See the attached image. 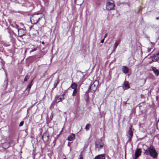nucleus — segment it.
I'll use <instances>...</instances> for the list:
<instances>
[{"instance_id": "nucleus-1", "label": "nucleus", "mask_w": 159, "mask_h": 159, "mask_svg": "<svg viewBox=\"0 0 159 159\" xmlns=\"http://www.w3.org/2000/svg\"><path fill=\"white\" fill-rule=\"evenodd\" d=\"M143 150L144 151V154L147 155H150L151 157L154 158H156L157 157V153L152 146L148 147L146 149H143Z\"/></svg>"}, {"instance_id": "nucleus-2", "label": "nucleus", "mask_w": 159, "mask_h": 159, "mask_svg": "<svg viewBox=\"0 0 159 159\" xmlns=\"http://www.w3.org/2000/svg\"><path fill=\"white\" fill-rule=\"evenodd\" d=\"M42 17L41 14H34L32 16L30 19L31 23L33 24L37 23Z\"/></svg>"}, {"instance_id": "nucleus-3", "label": "nucleus", "mask_w": 159, "mask_h": 159, "mask_svg": "<svg viewBox=\"0 0 159 159\" xmlns=\"http://www.w3.org/2000/svg\"><path fill=\"white\" fill-rule=\"evenodd\" d=\"M95 144L96 149L98 151L102 148L103 145L102 141L101 140H97L95 142Z\"/></svg>"}, {"instance_id": "nucleus-4", "label": "nucleus", "mask_w": 159, "mask_h": 159, "mask_svg": "<svg viewBox=\"0 0 159 159\" xmlns=\"http://www.w3.org/2000/svg\"><path fill=\"white\" fill-rule=\"evenodd\" d=\"M115 7V4L112 2H108L106 4V9L108 11H110L113 9Z\"/></svg>"}, {"instance_id": "nucleus-5", "label": "nucleus", "mask_w": 159, "mask_h": 159, "mask_svg": "<svg viewBox=\"0 0 159 159\" xmlns=\"http://www.w3.org/2000/svg\"><path fill=\"white\" fill-rule=\"evenodd\" d=\"M141 149L138 148L135 151L134 155L135 156V159H137L140 155L141 153Z\"/></svg>"}, {"instance_id": "nucleus-6", "label": "nucleus", "mask_w": 159, "mask_h": 159, "mask_svg": "<svg viewBox=\"0 0 159 159\" xmlns=\"http://www.w3.org/2000/svg\"><path fill=\"white\" fill-rule=\"evenodd\" d=\"M133 135V132L131 130V127L129 128V130L127 134V137L128 138V141H130Z\"/></svg>"}, {"instance_id": "nucleus-7", "label": "nucleus", "mask_w": 159, "mask_h": 159, "mask_svg": "<svg viewBox=\"0 0 159 159\" xmlns=\"http://www.w3.org/2000/svg\"><path fill=\"white\" fill-rule=\"evenodd\" d=\"M42 139L45 142H47L49 139L48 134L47 132L44 133L42 136Z\"/></svg>"}, {"instance_id": "nucleus-8", "label": "nucleus", "mask_w": 159, "mask_h": 159, "mask_svg": "<svg viewBox=\"0 0 159 159\" xmlns=\"http://www.w3.org/2000/svg\"><path fill=\"white\" fill-rule=\"evenodd\" d=\"M95 83V82H94L90 86L89 89L90 90V91L92 92H95L97 88V85H96L94 83Z\"/></svg>"}, {"instance_id": "nucleus-9", "label": "nucleus", "mask_w": 159, "mask_h": 159, "mask_svg": "<svg viewBox=\"0 0 159 159\" xmlns=\"http://www.w3.org/2000/svg\"><path fill=\"white\" fill-rule=\"evenodd\" d=\"M120 39H118L116 40L114 44L113 50L115 51L116 49L117 46L119 45L120 42Z\"/></svg>"}, {"instance_id": "nucleus-10", "label": "nucleus", "mask_w": 159, "mask_h": 159, "mask_svg": "<svg viewBox=\"0 0 159 159\" xmlns=\"http://www.w3.org/2000/svg\"><path fill=\"white\" fill-rule=\"evenodd\" d=\"M121 69L123 72L125 74L128 73L129 71V69L128 68L125 66H122Z\"/></svg>"}, {"instance_id": "nucleus-11", "label": "nucleus", "mask_w": 159, "mask_h": 159, "mask_svg": "<svg viewBox=\"0 0 159 159\" xmlns=\"http://www.w3.org/2000/svg\"><path fill=\"white\" fill-rule=\"evenodd\" d=\"M152 60L153 61H157L158 60L159 61V53L154 56Z\"/></svg>"}, {"instance_id": "nucleus-12", "label": "nucleus", "mask_w": 159, "mask_h": 159, "mask_svg": "<svg viewBox=\"0 0 159 159\" xmlns=\"http://www.w3.org/2000/svg\"><path fill=\"white\" fill-rule=\"evenodd\" d=\"M105 157L104 154L99 155L96 156L94 159H105Z\"/></svg>"}, {"instance_id": "nucleus-13", "label": "nucleus", "mask_w": 159, "mask_h": 159, "mask_svg": "<svg viewBox=\"0 0 159 159\" xmlns=\"http://www.w3.org/2000/svg\"><path fill=\"white\" fill-rule=\"evenodd\" d=\"M152 70L153 71L155 74L157 76L159 75V71L155 67H152Z\"/></svg>"}, {"instance_id": "nucleus-14", "label": "nucleus", "mask_w": 159, "mask_h": 159, "mask_svg": "<svg viewBox=\"0 0 159 159\" xmlns=\"http://www.w3.org/2000/svg\"><path fill=\"white\" fill-rule=\"evenodd\" d=\"M74 2L75 3L78 5H81L83 3V0H74Z\"/></svg>"}, {"instance_id": "nucleus-15", "label": "nucleus", "mask_w": 159, "mask_h": 159, "mask_svg": "<svg viewBox=\"0 0 159 159\" xmlns=\"http://www.w3.org/2000/svg\"><path fill=\"white\" fill-rule=\"evenodd\" d=\"M75 138V135L74 134H72L69 135L67 138V140L69 141H71Z\"/></svg>"}, {"instance_id": "nucleus-16", "label": "nucleus", "mask_w": 159, "mask_h": 159, "mask_svg": "<svg viewBox=\"0 0 159 159\" xmlns=\"http://www.w3.org/2000/svg\"><path fill=\"white\" fill-rule=\"evenodd\" d=\"M18 35L20 36H22L24 35V33H22V32H24V30L22 29H18Z\"/></svg>"}, {"instance_id": "nucleus-17", "label": "nucleus", "mask_w": 159, "mask_h": 159, "mask_svg": "<svg viewBox=\"0 0 159 159\" xmlns=\"http://www.w3.org/2000/svg\"><path fill=\"white\" fill-rule=\"evenodd\" d=\"M129 86L127 82H125L124 83V89H126L129 88Z\"/></svg>"}, {"instance_id": "nucleus-18", "label": "nucleus", "mask_w": 159, "mask_h": 159, "mask_svg": "<svg viewBox=\"0 0 159 159\" xmlns=\"http://www.w3.org/2000/svg\"><path fill=\"white\" fill-rule=\"evenodd\" d=\"M77 85L74 83H72L70 86V87L73 89H77Z\"/></svg>"}, {"instance_id": "nucleus-19", "label": "nucleus", "mask_w": 159, "mask_h": 159, "mask_svg": "<svg viewBox=\"0 0 159 159\" xmlns=\"http://www.w3.org/2000/svg\"><path fill=\"white\" fill-rule=\"evenodd\" d=\"M77 93V89H74L72 95L73 96H75Z\"/></svg>"}, {"instance_id": "nucleus-20", "label": "nucleus", "mask_w": 159, "mask_h": 159, "mask_svg": "<svg viewBox=\"0 0 159 159\" xmlns=\"http://www.w3.org/2000/svg\"><path fill=\"white\" fill-rule=\"evenodd\" d=\"M33 80H32L31 81V83L28 85L27 89H30L31 88V86L32 85V83L33 82Z\"/></svg>"}, {"instance_id": "nucleus-21", "label": "nucleus", "mask_w": 159, "mask_h": 159, "mask_svg": "<svg viewBox=\"0 0 159 159\" xmlns=\"http://www.w3.org/2000/svg\"><path fill=\"white\" fill-rule=\"evenodd\" d=\"M90 126V124H88L86 125L85 126V129L86 130H88L89 129V127Z\"/></svg>"}, {"instance_id": "nucleus-22", "label": "nucleus", "mask_w": 159, "mask_h": 159, "mask_svg": "<svg viewBox=\"0 0 159 159\" xmlns=\"http://www.w3.org/2000/svg\"><path fill=\"white\" fill-rule=\"evenodd\" d=\"M63 99V98H62L61 97L59 98L58 97V98H57V100H58V102H59L61 101Z\"/></svg>"}, {"instance_id": "nucleus-23", "label": "nucleus", "mask_w": 159, "mask_h": 159, "mask_svg": "<svg viewBox=\"0 0 159 159\" xmlns=\"http://www.w3.org/2000/svg\"><path fill=\"white\" fill-rule=\"evenodd\" d=\"M23 124H24V122L21 121L20 123L19 126L20 127L21 126L23 125Z\"/></svg>"}, {"instance_id": "nucleus-24", "label": "nucleus", "mask_w": 159, "mask_h": 159, "mask_svg": "<svg viewBox=\"0 0 159 159\" xmlns=\"http://www.w3.org/2000/svg\"><path fill=\"white\" fill-rule=\"evenodd\" d=\"M37 49L36 48H34L30 51V52L36 51L37 50Z\"/></svg>"}, {"instance_id": "nucleus-25", "label": "nucleus", "mask_w": 159, "mask_h": 159, "mask_svg": "<svg viewBox=\"0 0 159 159\" xmlns=\"http://www.w3.org/2000/svg\"><path fill=\"white\" fill-rule=\"evenodd\" d=\"M152 48H148V50H147V52H150L151 51V50Z\"/></svg>"}, {"instance_id": "nucleus-26", "label": "nucleus", "mask_w": 159, "mask_h": 159, "mask_svg": "<svg viewBox=\"0 0 159 159\" xmlns=\"http://www.w3.org/2000/svg\"><path fill=\"white\" fill-rule=\"evenodd\" d=\"M83 156L81 155H80L79 156V159H83Z\"/></svg>"}, {"instance_id": "nucleus-27", "label": "nucleus", "mask_w": 159, "mask_h": 159, "mask_svg": "<svg viewBox=\"0 0 159 159\" xmlns=\"http://www.w3.org/2000/svg\"><path fill=\"white\" fill-rule=\"evenodd\" d=\"M27 77V75H26L25 77V78H24V80L25 81H26L27 80V79L26 78V77Z\"/></svg>"}, {"instance_id": "nucleus-28", "label": "nucleus", "mask_w": 159, "mask_h": 159, "mask_svg": "<svg viewBox=\"0 0 159 159\" xmlns=\"http://www.w3.org/2000/svg\"><path fill=\"white\" fill-rule=\"evenodd\" d=\"M56 141V139H55L53 141V143H54V146L55 144Z\"/></svg>"}, {"instance_id": "nucleus-29", "label": "nucleus", "mask_w": 159, "mask_h": 159, "mask_svg": "<svg viewBox=\"0 0 159 159\" xmlns=\"http://www.w3.org/2000/svg\"><path fill=\"white\" fill-rule=\"evenodd\" d=\"M104 39H103L101 41V43H103L104 42Z\"/></svg>"}, {"instance_id": "nucleus-30", "label": "nucleus", "mask_w": 159, "mask_h": 159, "mask_svg": "<svg viewBox=\"0 0 159 159\" xmlns=\"http://www.w3.org/2000/svg\"><path fill=\"white\" fill-rule=\"evenodd\" d=\"M107 36V34L106 33L105 34L104 36V38H106V37Z\"/></svg>"}, {"instance_id": "nucleus-31", "label": "nucleus", "mask_w": 159, "mask_h": 159, "mask_svg": "<svg viewBox=\"0 0 159 159\" xmlns=\"http://www.w3.org/2000/svg\"><path fill=\"white\" fill-rule=\"evenodd\" d=\"M42 44H43V45H44V42L43 41L42 42Z\"/></svg>"}, {"instance_id": "nucleus-32", "label": "nucleus", "mask_w": 159, "mask_h": 159, "mask_svg": "<svg viewBox=\"0 0 159 159\" xmlns=\"http://www.w3.org/2000/svg\"><path fill=\"white\" fill-rule=\"evenodd\" d=\"M156 19H157L158 20V19H159V18L158 17H157L156 18Z\"/></svg>"}, {"instance_id": "nucleus-33", "label": "nucleus", "mask_w": 159, "mask_h": 159, "mask_svg": "<svg viewBox=\"0 0 159 159\" xmlns=\"http://www.w3.org/2000/svg\"><path fill=\"white\" fill-rule=\"evenodd\" d=\"M64 94H63L62 95V96L63 97L64 96Z\"/></svg>"}, {"instance_id": "nucleus-34", "label": "nucleus", "mask_w": 159, "mask_h": 159, "mask_svg": "<svg viewBox=\"0 0 159 159\" xmlns=\"http://www.w3.org/2000/svg\"><path fill=\"white\" fill-rule=\"evenodd\" d=\"M57 84H56V85H57Z\"/></svg>"}, {"instance_id": "nucleus-35", "label": "nucleus", "mask_w": 159, "mask_h": 159, "mask_svg": "<svg viewBox=\"0 0 159 159\" xmlns=\"http://www.w3.org/2000/svg\"><path fill=\"white\" fill-rule=\"evenodd\" d=\"M63 159H66V158H64Z\"/></svg>"}]
</instances>
